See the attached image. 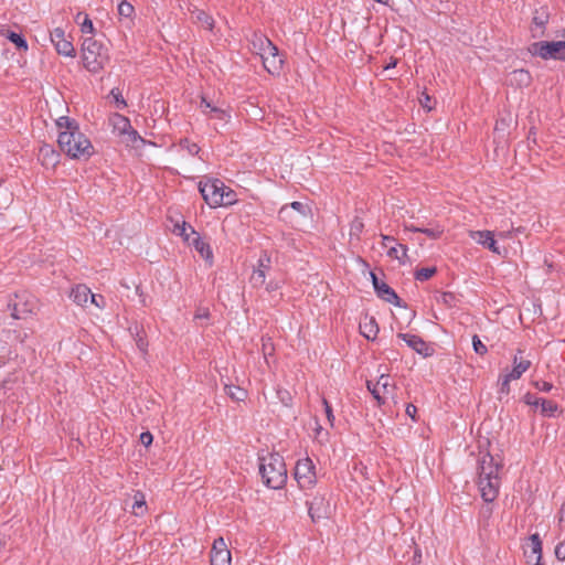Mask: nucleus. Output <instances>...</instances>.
Listing matches in <instances>:
<instances>
[{"instance_id": "obj_1", "label": "nucleus", "mask_w": 565, "mask_h": 565, "mask_svg": "<svg viewBox=\"0 0 565 565\" xmlns=\"http://www.w3.org/2000/svg\"><path fill=\"white\" fill-rule=\"evenodd\" d=\"M58 131L57 145L60 150L74 160H88L95 148L89 138L81 130L76 120L61 116L55 121Z\"/></svg>"}, {"instance_id": "obj_2", "label": "nucleus", "mask_w": 565, "mask_h": 565, "mask_svg": "<svg viewBox=\"0 0 565 565\" xmlns=\"http://www.w3.org/2000/svg\"><path fill=\"white\" fill-rule=\"evenodd\" d=\"M199 190L206 204L212 209L230 206L237 202L235 191L218 179L200 181Z\"/></svg>"}, {"instance_id": "obj_3", "label": "nucleus", "mask_w": 565, "mask_h": 565, "mask_svg": "<svg viewBox=\"0 0 565 565\" xmlns=\"http://www.w3.org/2000/svg\"><path fill=\"white\" fill-rule=\"evenodd\" d=\"M259 473L271 489H281L287 481V468L279 454H267L259 458Z\"/></svg>"}, {"instance_id": "obj_4", "label": "nucleus", "mask_w": 565, "mask_h": 565, "mask_svg": "<svg viewBox=\"0 0 565 565\" xmlns=\"http://www.w3.org/2000/svg\"><path fill=\"white\" fill-rule=\"evenodd\" d=\"M81 57L85 70L93 74L104 71L110 61L109 50L93 38L83 41Z\"/></svg>"}, {"instance_id": "obj_5", "label": "nucleus", "mask_w": 565, "mask_h": 565, "mask_svg": "<svg viewBox=\"0 0 565 565\" xmlns=\"http://www.w3.org/2000/svg\"><path fill=\"white\" fill-rule=\"evenodd\" d=\"M253 50L260 56L265 70L275 75L282 68V58L279 56L277 46L264 35H255L252 41Z\"/></svg>"}, {"instance_id": "obj_6", "label": "nucleus", "mask_w": 565, "mask_h": 565, "mask_svg": "<svg viewBox=\"0 0 565 565\" xmlns=\"http://www.w3.org/2000/svg\"><path fill=\"white\" fill-rule=\"evenodd\" d=\"M524 351L519 349L512 359V369L505 370L499 377L501 384V392L504 394H509L510 392V382L519 380L530 367L531 360L524 356Z\"/></svg>"}, {"instance_id": "obj_7", "label": "nucleus", "mask_w": 565, "mask_h": 565, "mask_svg": "<svg viewBox=\"0 0 565 565\" xmlns=\"http://www.w3.org/2000/svg\"><path fill=\"white\" fill-rule=\"evenodd\" d=\"M40 309V302L36 297L28 292L15 295L14 301L11 303V317L17 320H25Z\"/></svg>"}, {"instance_id": "obj_8", "label": "nucleus", "mask_w": 565, "mask_h": 565, "mask_svg": "<svg viewBox=\"0 0 565 565\" xmlns=\"http://www.w3.org/2000/svg\"><path fill=\"white\" fill-rule=\"evenodd\" d=\"M503 459L499 455L482 452L478 459L477 477L501 479Z\"/></svg>"}, {"instance_id": "obj_9", "label": "nucleus", "mask_w": 565, "mask_h": 565, "mask_svg": "<svg viewBox=\"0 0 565 565\" xmlns=\"http://www.w3.org/2000/svg\"><path fill=\"white\" fill-rule=\"evenodd\" d=\"M294 476L302 490L312 489L317 483L316 467L308 457L297 461Z\"/></svg>"}, {"instance_id": "obj_10", "label": "nucleus", "mask_w": 565, "mask_h": 565, "mask_svg": "<svg viewBox=\"0 0 565 565\" xmlns=\"http://www.w3.org/2000/svg\"><path fill=\"white\" fill-rule=\"evenodd\" d=\"M367 390L380 405L385 404L393 398L395 393V384L388 374H381L376 383L367 381Z\"/></svg>"}, {"instance_id": "obj_11", "label": "nucleus", "mask_w": 565, "mask_h": 565, "mask_svg": "<svg viewBox=\"0 0 565 565\" xmlns=\"http://www.w3.org/2000/svg\"><path fill=\"white\" fill-rule=\"evenodd\" d=\"M531 52L544 60H565V41L536 42L532 44Z\"/></svg>"}, {"instance_id": "obj_12", "label": "nucleus", "mask_w": 565, "mask_h": 565, "mask_svg": "<svg viewBox=\"0 0 565 565\" xmlns=\"http://www.w3.org/2000/svg\"><path fill=\"white\" fill-rule=\"evenodd\" d=\"M51 42L58 54L67 57H75V47L63 29L55 28L51 32Z\"/></svg>"}, {"instance_id": "obj_13", "label": "nucleus", "mask_w": 565, "mask_h": 565, "mask_svg": "<svg viewBox=\"0 0 565 565\" xmlns=\"http://www.w3.org/2000/svg\"><path fill=\"white\" fill-rule=\"evenodd\" d=\"M308 514L313 522L327 519L330 514L329 500L320 493H317L310 502H308Z\"/></svg>"}, {"instance_id": "obj_14", "label": "nucleus", "mask_w": 565, "mask_h": 565, "mask_svg": "<svg viewBox=\"0 0 565 565\" xmlns=\"http://www.w3.org/2000/svg\"><path fill=\"white\" fill-rule=\"evenodd\" d=\"M211 565H232V554L223 537L214 540L211 553Z\"/></svg>"}, {"instance_id": "obj_15", "label": "nucleus", "mask_w": 565, "mask_h": 565, "mask_svg": "<svg viewBox=\"0 0 565 565\" xmlns=\"http://www.w3.org/2000/svg\"><path fill=\"white\" fill-rule=\"evenodd\" d=\"M477 486L484 502H493L500 492L501 479H488L477 477Z\"/></svg>"}, {"instance_id": "obj_16", "label": "nucleus", "mask_w": 565, "mask_h": 565, "mask_svg": "<svg viewBox=\"0 0 565 565\" xmlns=\"http://www.w3.org/2000/svg\"><path fill=\"white\" fill-rule=\"evenodd\" d=\"M200 108L202 113L212 120H216L223 126L231 120V113L227 108H222L213 105L205 97L201 98Z\"/></svg>"}, {"instance_id": "obj_17", "label": "nucleus", "mask_w": 565, "mask_h": 565, "mask_svg": "<svg viewBox=\"0 0 565 565\" xmlns=\"http://www.w3.org/2000/svg\"><path fill=\"white\" fill-rule=\"evenodd\" d=\"M469 236L479 245L487 247L492 253L500 255L501 250L494 239L492 231H469Z\"/></svg>"}, {"instance_id": "obj_18", "label": "nucleus", "mask_w": 565, "mask_h": 565, "mask_svg": "<svg viewBox=\"0 0 565 565\" xmlns=\"http://www.w3.org/2000/svg\"><path fill=\"white\" fill-rule=\"evenodd\" d=\"M371 277L377 296L390 303L399 306V298L396 292L386 282L381 281L374 273H371Z\"/></svg>"}, {"instance_id": "obj_19", "label": "nucleus", "mask_w": 565, "mask_h": 565, "mask_svg": "<svg viewBox=\"0 0 565 565\" xmlns=\"http://www.w3.org/2000/svg\"><path fill=\"white\" fill-rule=\"evenodd\" d=\"M270 258L264 254L259 260L257 268L253 271L250 281L254 287H262L266 282V271L269 269Z\"/></svg>"}, {"instance_id": "obj_20", "label": "nucleus", "mask_w": 565, "mask_h": 565, "mask_svg": "<svg viewBox=\"0 0 565 565\" xmlns=\"http://www.w3.org/2000/svg\"><path fill=\"white\" fill-rule=\"evenodd\" d=\"M90 295L92 291L86 285L78 284L71 289L70 298L77 306L85 308L89 302Z\"/></svg>"}, {"instance_id": "obj_21", "label": "nucleus", "mask_w": 565, "mask_h": 565, "mask_svg": "<svg viewBox=\"0 0 565 565\" xmlns=\"http://www.w3.org/2000/svg\"><path fill=\"white\" fill-rule=\"evenodd\" d=\"M191 235L192 239L188 244L193 246L202 258L207 262H212L213 253L209 243L204 242L194 230H191Z\"/></svg>"}, {"instance_id": "obj_22", "label": "nucleus", "mask_w": 565, "mask_h": 565, "mask_svg": "<svg viewBox=\"0 0 565 565\" xmlns=\"http://www.w3.org/2000/svg\"><path fill=\"white\" fill-rule=\"evenodd\" d=\"M39 159L46 168H54L60 160V154L50 145H44L39 150Z\"/></svg>"}, {"instance_id": "obj_23", "label": "nucleus", "mask_w": 565, "mask_h": 565, "mask_svg": "<svg viewBox=\"0 0 565 565\" xmlns=\"http://www.w3.org/2000/svg\"><path fill=\"white\" fill-rule=\"evenodd\" d=\"M397 338L402 339L406 342V344L412 348L414 351L420 354H428L427 350L428 347L426 342L416 334H409V333H398Z\"/></svg>"}, {"instance_id": "obj_24", "label": "nucleus", "mask_w": 565, "mask_h": 565, "mask_svg": "<svg viewBox=\"0 0 565 565\" xmlns=\"http://www.w3.org/2000/svg\"><path fill=\"white\" fill-rule=\"evenodd\" d=\"M360 332L369 340H374L379 333V326L375 318L365 316L360 322Z\"/></svg>"}, {"instance_id": "obj_25", "label": "nucleus", "mask_w": 565, "mask_h": 565, "mask_svg": "<svg viewBox=\"0 0 565 565\" xmlns=\"http://www.w3.org/2000/svg\"><path fill=\"white\" fill-rule=\"evenodd\" d=\"M109 122L113 127L114 132H116L119 137H121L125 132L132 128L130 120L120 115V114H113L109 118Z\"/></svg>"}, {"instance_id": "obj_26", "label": "nucleus", "mask_w": 565, "mask_h": 565, "mask_svg": "<svg viewBox=\"0 0 565 565\" xmlns=\"http://www.w3.org/2000/svg\"><path fill=\"white\" fill-rule=\"evenodd\" d=\"M120 138L125 146L134 149H140L146 143V140L134 128H130Z\"/></svg>"}, {"instance_id": "obj_27", "label": "nucleus", "mask_w": 565, "mask_h": 565, "mask_svg": "<svg viewBox=\"0 0 565 565\" xmlns=\"http://www.w3.org/2000/svg\"><path fill=\"white\" fill-rule=\"evenodd\" d=\"M191 18L195 23H199L202 28L206 30H212L214 26L213 18L203 10H200L198 8L191 10Z\"/></svg>"}, {"instance_id": "obj_28", "label": "nucleus", "mask_w": 565, "mask_h": 565, "mask_svg": "<svg viewBox=\"0 0 565 565\" xmlns=\"http://www.w3.org/2000/svg\"><path fill=\"white\" fill-rule=\"evenodd\" d=\"M529 546L531 550V554L529 555L530 562L534 561V565H540L542 558V542L539 534L531 535Z\"/></svg>"}, {"instance_id": "obj_29", "label": "nucleus", "mask_w": 565, "mask_h": 565, "mask_svg": "<svg viewBox=\"0 0 565 565\" xmlns=\"http://www.w3.org/2000/svg\"><path fill=\"white\" fill-rule=\"evenodd\" d=\"M387 256L391 259H396L399 263H404L407 258V247L395 242L392 246L388 247Z\"/></svg>"}, {"instance_id": "obj_30", "label": "nucleus", "mask_w": 565, "mask_h": 565, "mask_svg": "<svg viewBox=\"0 0 565 565\" xmlns=\"http://www.w3.org/2000/svg\"><path fill=\"white\" fill-rule=\"evenodd\" d=\"M147 512L146 497L142 492L136 491L134 494L132 513L136 516H142Z\"/></svg>"}, {"instance_id": "obj_31", "label": "nucleus", "mask_w": 565, "mask_h": 565, "mask_svg": "<svg viewBox=\"0 0 565 565\" xmlns=\"http://www.w3.org/2000/svg\"><path fill=\"white\" fill-rule=\"evenodd\" d=\"M531 81V75L527 71L524 70H515L511 73V82L516 83L518 85L527 86Z\"/></svg>"}, {"instance_id": "obj_32", "label": "nucleus", "mask_w": 565, "mask_h": 565, "mask_svg": "<svg viewBox=\"0 0 565 565\" xmlns=\"http://www.w3.org/2000/svg\"><path fill=\"white\" fill-rule=\"evenodd\" d=\"M191 230H194L192 226L188 225L185 222L181 224H175L173 228V233L175 235L181 236L185 243H190L192 239Z\"/></svg>"}, {"instance_id": "obj_33", "label": "nucleus", "mask_w": 565, "mask_h": 565, "mask_svg": "<svg viewBox=\"0 0 565 565\" xmlns=\"http://www.w3.org/2000/svg\"><path fill=\"white\" fill-rule=\"evenodd\" d=\"M134 13H135V8L130 2L122 0L118 4V14L120 18H126V19H129L130 21H132Z\"/></svg>"}, {"instance_id": "obj_34", "label": "nucleus", "mask_w": 565, "mask_h": 565, "mask_svg": "<svg viewBox=\"0 0 565 565\" xmlns=\"http://www.w3.org/2000/svg\"><path fill=\"white\" fill-rule=\"evenodd\" d=\"M83 15V21L81 22V31L87 34H94L95 28L93 21L89 19L87 14L78 13L76 20L79 21V18Z\"/></svg>"}, {"instance_id": "obj_35", "label": "nucleus", "mask_w": 565, "mask_h": 565, "mask_svg": "<svg viewBox=\"0 0 565 565\" xmlns=\"http://www.w3.org/2000/svg\"><path fill=\"white\" fill-rule=\"evenodd\" d=\"M225 392L234 401H244V398L246 397L245 391L237 386L226 385Z\"/></svg>"}, {"instance_id": "obj_36", "label": "nucleus", "mask_w": 565, "mask_h": 565, "mask_svg": "<svg viewBox=\"0 0 565 565\" xmlns=\"http://www.w3.org/2000/svg\"><path fill=\"white\" fill-rule=\"evenodd\" d=\"M540 406L542 414L545 416H553L557 411V404L550 399L542 398Z\"/></svg>"}, {"instance_id": "obj_37", "label": "nucleus", "mask_w": 565, "mask_h": 565, "mask_svg": "<svg viewBox=\"0 0 565 565\" xmlns=\"http://www.w3.org/2000/svg\"><path fill=\"white\" fill-rule=\"evenodd\" d=\"M364 223L360 217H355L350 224V236L360 238L361 233L363 232Z\"/></svg>"}, {"instance_id": "obj_38", "label": "nucleus", "mask_w": 565, "mask_h": 565, "mask_svg": "<svg viewBox=\"0 0 565 565\" xmlns=\"http://www.w3.org/2000/svg\"><path fill=\"white\" fill-rule=\"evenodd\" d=\"M420 233H424L425 235H427L431 239H438L444 234V227L438 225V224L435 225L434 227H429V228H424L423 227L420 230Z\"/></svg>"}, {"instance_id": "obj_39", "label": "nucleus", "mask_w": 565, "mask_h": 565, "mask_svg": "<svg viewBox=\"0 0 565 565\" xmlns=\"http://www.w3.org/2000/svg\"><path fill=\"white\" fill-rule=\"evenodd\" d=\"M275 348L274 343L270 338H263L262 339V352L264 354L265 360H268V356H271L274 354Z\"/></svg>"}, {"instance_id": "obj_40", "label": "nucleus", "mask_w": 565, "mask_h": 565, "mask_svg": "<svg viewBox=\"0 0 565 565\" xmlns=\"http://www.w3.org/2000/svg\"><path fill=\"white\" fill-rule=\"evenodd\" d=\"M7 38L14 43L19 49H22L23 51L28 50V43L22 38V35L15 33V32H9Z\"/></svg>"}, {"instance_id": "obj_41", "label": "nucleus", "mask_w": 565, "mask_h": 565, "mask_svg": "<svg viewBox=\"0 0 565 565\" xmlns=\"http://www.w3.org/2000/svg\"><path fill=\"white\" fill-rule=\"evenodd\" d=\"M179 146H180V148L186 150L188 153L191 156H196L200 152V147L196 143L191 142L188 139L181 140Z\"/></svg>"}, {"instance_id": "obj_42", "label": "nucleus", "mask_w": 565, "mask_h": 565, "mask_svg": "<svg viewBox=\"0 0 565 565\" xmlns=\"http://www.w3.org/2000/svg\"><path fill=\"white\" fill-rule=\"evenodd\" d=\"M435 274H436L435 267H426V268H422V269L417 270L415 273V277H416V279L424 281V280H428L429 278H431Z\"/></svg>"}, {"instance_id": "obj_43", "label": "nucleus", "mask_w": 565, "mask_h": 565, "mask_svg": "<svg viewBox=\"0 0 565 565\" xmlns=\"http://www.w3.org/2000/svg\"><path fill=\"white\" fill-rule=\"evenodd\" d=\"M472 345L477 354L484 355L488 352L487 347L482 343L478 335H473Z\"/></svg>"}, {"instance_id": "obj_44", "label": "nucleus", "mask_w": 565, "mask_h": 565, "mask_svg": "<svg viewBox=\"0 0 565 565\" xmlns=\"http://www.w3.org/2000/svg\"><path fill=\"white\" fill-rule=\"evenodd\" d=\"M89 302L100 310L106 307L105 298L102 295H95L92 292Z\"/></svg>"}, {"instance_id": "obj_45", "label": "nucleus", "mask_w": 565, "mask_h": 565, "mask_svg": "<svg viewBox=\"0 0 565 565\" xmlns=\"http://www.w3.org/2000/svg\"><path fill=\"white\" fill-rule=\"evenodd\" d=\"M322 404L324 406V411H326L328 423L332 427L334 425V420H335V417L333 415L332 408H331L329 402L326 398L322 399Z\"/></svg>"}, {"instance_id": "obj_46", "label": "nucleus", "mask_w": 565, "mask_h": 565, "mask_svg": "<svg viewBox=\"0 0 565 565\" xmlns=\"http://www.w3.org/2000/svg\"><path fill=\"white\" fill-rule=\"evenodd\" d=\"M419 103L427 110H431L434 108V102L431 100L430 96L426 93H422Z\"/></svg>"}, {"instance_id": "obj_47", "label": "nucleus", "mask_w": 565, "mask_h": 565, "mask_svg": "<svg viewBox=\"0 0 565 565\" xmlns=\"http://www.w3.org/2000/svg\"><path fill=\"white\" fill-rule=\"evenodd\" d=\"M554 553L557 559L565 561V540L555 546Z\"/></svg>"}, {"instance_id": "obj_48", "label": "nucleus", "mask_w": 565, "mask_h": 565, "mask_svg": "<svg viewBox=\"0 0 565 565\" xmlns=\"http://www.w3.org/2000/svg\"><path fill=\"white\" fill-rule=\"evenodd\" d=\"M111 96L114 97L118 107L124 108L127 106L126 100L122 98L121 94L117 89H111Z\"/></svg>"}, {"instance_id": "obj_49", "label": "nucleus", "mask_w": 565, "mask_h": 565, "mask_svg": "<svg viewBox=\"0 0 565 565\" xmlns=\"http://www.w3.org/2000/svg\"><path fill=\"white\" fill-rule=\"evenodd\" d=\"M315 437L320 439L321 441L327 439L328 437V433L323 430V428L318 422H316Z\"/></svg>"}, {"instance_id": "obj_50", "label": "nucleus", "mask_w": 565, "mask_h": 565, "mask_svg": "<svg viewBox=\"0 0 565 565\" xmlns=\"http://www.w3.org/2000/svg\"><path fill=\"white\" fill-rule=\"evenodd\" d=\"M153 436L150 431H145L140 435V441L146 447H149L152 444Z\"/></svg>"}, {"instance_id": "obj_51", "label": "nucleus", "mask_w": 565, "mask_h": 565, "mask_svg": "<svg viewBox=\"0 0 565 565\" xmlns=\"http://www.w3.org/2000/svg\"><path fill=\"white\" fill-rule=\"evenodd\" d=\"M525 403L531 406H539L541 404L542 398H539L532 394H526L524 396Z\"/></svg>"}, {"instance_id": "obj_52", "label": "nucleus", "mask_w": 565, "mask_h": 565, "mask_svg": "<svg viewBox=\"0 0 565 565\" xmlns=\"http://www.w3.org/2000/svg\"><path fill=\"white\" fill-rule=\"evenodd\" d=\"M381 238H382V246L386 249H388V247L395 243L394 237L388 236V235L382 234Z\"/></svg>"}, {"instance_id": "obj_53", "label": "nucleus", "mask_w": 565, "mask_h": 565, "mask_svg": "<svg viewBox=\"0 0 565 565\" xmlns=\"http://www.w3.org/2000/svg\"><path fill=\"white\" fill-rule=\"evenodd\" d=\"M535 386L537 390L543 391V392H550L553 387L551 383L545 382V381L536 382Z\"/></svg>"}, {"instance_id": "obj_54", "label": "nucleus", "mask_w": 565, "mask_h": 565, "mask_svg": "<svg viewBox=\"0 0 565 565\" xmlns=\"http://www.w3.org/2000/svg\"><path fill=\"white\" fill-rule=\"evenodd\" d=\"M405 412L413 420H416L417 407L415 405L407 404Z\"/></svg>"}, {"instance_id": "obj_55", "label": "nucleus", "mask_w": 565, "mask_h": 565, "mask_svg": "<svg viewBox=\"0 0 565 565\" xmlns=\"http://www.w3.org/2000/svg\"><path fill=\"white\" fill-rule=\"evenodd\" d=\"M279 288H280L279 281L270 280L269 282L266 284V290L268 292H273L275 290H278Z\"/></svg>"}, {"instance_id": "obj_56", "label": "nucleus", "mask_w": 565, "mask_h": 565, "mask_svg": "<svg viewBox=\"0 0 565 565\" xmlns=\"http://www.w3.org/2000/svg\"><path fill=\"white\" fill-rule=\"evenodd\" d=\"M289 206L291 209H294L295 211H297L301 214H305V205L301 202L295 201V202L290 203Z\"/></svg>"}, {"instance_id": "obj_57", "label": "nucleus", "mask_w": 565, "mask_h": 565, "mask_svg": "<svg viewBox=\"0 0 565 565\" xmlns=\"http://www.w3.org/2000/svg\"><path fill=\"white\" fill-rule=\"evenodd\" d=\"M195 319H207L209 318V311L207 310H198L195 316Z\"/></svg>"}, {"instance_id": "obj_58", "label": "nucleus", "mask_w": 565, "mask_h": 565, "mask_svg": "<svg viewBox=\"0 0 565 565\" xmlns=\"http://www.w3.org/2000/svg\"><path fill=\"white\" fill-rule=\"evenodd\" d=\"M422 228L423 227H417V226H415L413 224H404V230L407 231V232H418V233H420Z\"/></svg>"}, {"instance_id": "obj_59", "label": "nucleus", "mask_w": 565, "mask_h": 565, "mask_svg": "<svg viewBox=\"0 0 565 565\" xmlns=\"http://www.w3.org/2000/svg\"><path fill=\"white\" fill-rule=\"evenodd\" d=\"M288 212V205H284L279 211V216L285 220V214Z\"/></svg>"}, {"instance_id": "obj_60", "label": "nucleus", "mask_w": 565, "mask_h": 565, "mask_svg": "<svg viewBox=\"0 0 565 565\" xmlns=\"http://www.w3.org/2000/svg\"><path fill=\"white\" fill-rule=\"evenodd\" d=\"M533 21H534V23H536V24H537V25H540V26H542V25L544 24V21H543V20H539V18H537V17H535V18L533 19Z\"/></svg>"}, {"instance_id": "obj_61", "label": "nucleus", "mask_w": 565, "mask_h": 565, "mask_svg": "<svg viewBox=\"0 0 565 565\" xmlns=\"http://www.w3.org/2000/svg\"><path fill=\"white\" fill-rule=\"evenodd\" d=\"M396 60H393L385 68H391L396 66Z\"/></svg>"}, {"instance_id": "obj_62", "label": "nucleus", "mask_w": 565, "mask_h": 565, "mask_svg": "<svg viewBox=\"0 0 565 565\" xmlns=\"http://www.w3.org/2000/svg\"><path fill=\"white\" fill-rule=\"evenodd\" d=\"M500 237H502V238L508 237V233H500Z\"/></svg>"}, {"instance_id": "obj_63", "label": "nucleus", "mask_w": 565, "mask_h": 565, "mask_svg": "<svg viewBox=\"0 0 565 565\" xmlns=\"http://www.w3.org/2000/svg\"><path fill=\"white\" fill-rule=\"evenodd\" d=\"M377 2L385 3L387 0H376Z\"/></svg>"}]
</instances>
